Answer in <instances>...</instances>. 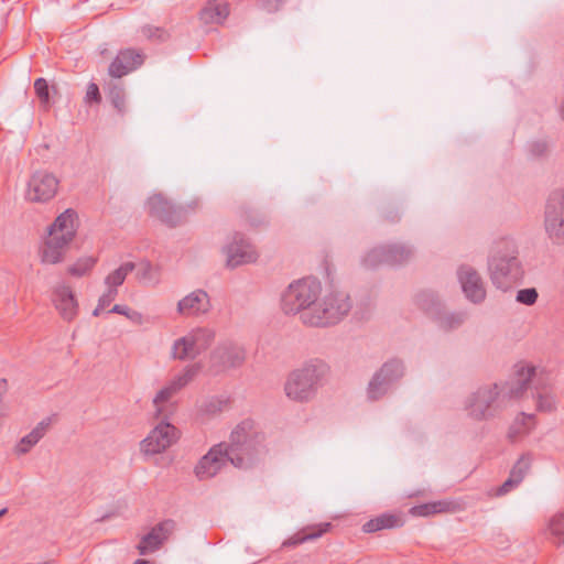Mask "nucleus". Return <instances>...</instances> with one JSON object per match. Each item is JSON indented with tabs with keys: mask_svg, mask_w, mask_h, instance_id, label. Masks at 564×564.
<instances>
[{
	"mask_svg": "<svg viewBox=\"0 0 564 564\" xmlns=\"http://www.w3.org/2000/svg\"><path fill=\"white\" fill-rule=\"evenodd\" d=\"M264 440V434L259 431L254 421L247 419L240 422L226 443L230 464L240 469L252 468L267 454Z\"/></svg>",
	"mask_w": 564,
	"mask_h": 564,
	"instance_id": "f257e3e1",
	"label": "nucleus"
},
{
	"mask_svg": "<svg viewBox=\"0 0 564 564\" xmlns=\"http://www.w3.org/2000/svg\"><path fill=\"white\" fill-rule=\"evenodd\" d=\"M488 272L492 284L503 291L523 279L524 270L513 239L501 238L494 242L488 257Z\"/></svg>",
	"mask_w": 564,
	"mask_h": 564,
	"instance_id": "f03ea898",
	"label": "nucleus"
},
{
	"mask_svg": "<svg viewBox=\"0 0 564 564\" xmlns=\"http://www.w3.org/2000/svg\"><path fill=\"white\" fill-rule=\"evenodd\" d=\"M321 283L316 279L304 278L291 283L281 297L282 311L288 315L300 314L305 325L304 313H314L321 294Z\"/></svg>",
	"mask_w": 564,
	"mask_h": 564,
	"instance_id": "7ed1b4c3",
	"label": "nucleus"
},
{
	"mask_svg": "<svg viewBox=\"0 0 564 564\" xmlns=\"http://www.w3.org/2000/svg\"><path fill=\"white\" fill-rule=\"evenodd\" d=\"M327 372L328 366L323 360L310 361L301 369L291 372L284 387L286 395L300 402L311 400Z\"/></svg>",
	"mask_w": 564,
	"mask_h": 564,
	"instance_id": "20e7f679",
	"label": "nucleus"
},
{
	"mask_svg": "<svg viewBox=\"0 0 564 564\" xmlns=\"http://www.w3.org/2000/svg\"><path fill=\"white\" fill-rule=\"evenodd\" d=\"M352 307L351 299L344 291L334 290L317 302L314 313H304L305 325L328 327L339 323Z\"/></svg>",
	"mask_w": 564,
	"mask_h": 564,
	"instance_id": "39448f33",
	"label": "nucleus"
},
{
	"mask_svg": "<svg viewBox=\"0 0 564 564\" xmlns=\"http://www.w3.org/2000/svg\"><path fill=\"white\" fill-rule=\"evenodd\" d=\"M505 406V395H501L498 383L478 388L466 404L468 415L477 421L495 417Z\"/></svg>",
	"mask_w": 564,
	"mask_h": 564,
	"instance_id": "423d86ee",
	"label": "nucleus"
},
{
	"mask_svg": "<svg viewBox=\"0 0 564 564\" xmlns=\"http://www.w3.org/2000/svg\"><path fill=\"white\" fill-rule=\"evenodd\" d=\"M404 373L403 360L399 358L387 360L370 379L367 387V398L370 401L382 399L403 378Z\"/></svg>",
	"mask_w": 564,
	"mask_h": 564,
	"instance_id": "0eeeda50",
	"label": "nucleus"
},
{
	"mask_svg": "<svg viewBox=\"0 0 564 564\" xmlns=\"http://www.w3.org/2000/svg\"><path fill=\"white\" fill-rule=\"evenodd\" d=\"M545 230L554 243H564V189H554L546 200Z\"/></svg>",
	"mask_w": 564,
	"mask_h": 564,
	"instance_id": "6e6552de",
	"label": "nucleus"
},
{
	"mask_svg": "<svg viewBox=\"0 0 564 564\" xmlns=\"http://www.w3.org/2000/svg\"><path fill=\"white\" fill-rule=\"evenodd\" d=\"M148 213L162 224L174 228L187 221V209L176 206L162 194H154L147 202Z\"/></svg>",
	"mask_w": 564,
	"mask_h": 564,
	"instance_id": "1a4fd4ad",
	"label": "nucleus"
},
{
	"mask_svg": "<svg viewBox=\"0 0 564 564\" xmlns=\"http://www.w3.org/2000/svg\"><path fill=\"white\" fill-rule=\"evenodd\" d=\"M178 437V430L166 420H162L141 442V451L148 455L163 453L176 443Z\"/></svg>",
	"mask_w": 564,
	"mask_h": 564,
	"instance_id": "9d476101",
	"label": "nucleus"
},
{
	"mask_svg": "<svg viewBox=\"0 0 564 564\" xmlns=\"http://www.w3.org/2000/svg\"><path fill=\"white\" fill-rule=\"evenodd\" d=\"M58 184L59 182L54 174L37 171L28 183L25 197L32 203H46L56 195Z\"/></svg>",
	"mask_w": 564,
	"mask_h": 564,
	"instance_id": "9b49d317",
	"label": "nucleus"
},
{
	"mask_svg": "<svg viewBox=\"0 0 564 564\" xmlns=\"http://www.w3.org/2000/svg\"><path fill=\"white\" fill-rule=\"evenodd\" d=\"M226 443H219L210 447V449L198 460L194 468L195 476L199 480H206L215 477L229 462Z\"/></svg>",
	"mask_w": 564,
	"mask_h": 564,
	"instance_id": "f8f14e48",
	"label": "nucleus"
},
{
	"mask_svg": "<svg viewBox=\"0 0 564 564\" xmlns=\"http://www.w3.org/2000/svg\"><path fill=\"white\" fill-rule=\"evenodd\" d=\"M458 281L466 299L474 304H480L486 299L485 282L479 272L468 264H463L457 270Z\"/></svg>",
	"mask_w": 564,
	"mask_h": 564,
	"instance_id": "ddd939ff",
	"label": "nucleus"
},
{
	"mask_svg": "<svg viewBox=\"0 0 564 564\" xmlns=\"http://www.w3.org/2000/svg\"><path fill=\"white\" fill-rule=\"evenodd\" d=\"M224 251L227 254V265L229 268L252 263L258 259L253 246L240 232L234 234L232 241L225 247Z\"/></svg>",
	"mask_w": 564,
	"mask_h": 564,
	"instance_id": "4468645a",
	"label": "nucleus"
},
{
	"mask_svg": "<svg viewBox=\"0 0 564 564\" xmlns=\"http://www.w3.org/2000/svg\"><path fill=\"white\" fill-rule=\"evenodd\" d=\"M210 360L219 370L240 368L246 361V350L235 343H223L214 349Z\"/></svg>",
	"mask_w": 564,
	"mask_h": 564,
	"instance_id": "2eb2a0df",
	"label": "nucleus"
},
{
	"mask_svg": "<svg viewBox=\"0 0 564 564\" xmlns=\"http://www.w3.org/2000/svg\"><path fill=\"white\" fill-rule=\"evenodd\" d=\"M176 523L172 519L161 521L143 535L137 545L140 555H148L158 551L175 530Z\"/></svg>",
	"mask_w": 564,
	"mask_h": 564,
	"instance_id": "dca6fc26",
	"label": "nucleus"
},
{
	"mask_svg": "<svg viewBox=\"0 0 564 564\" xmlns=\"http://www.w3.org/2000/svg\"><path fill=\"white\" fill-rule=\"evenodd\" d=\"M144 63V54L135 48L120 50L108 67V74L115 79L128 75Z\"/></svg>",
	"mask_w": 564,
	"mask_h": 564,
	"instance_id": "f3484780",
	"label": "nucleus"
},
{
	"mask_svg": "<svg viewBox=\"0 0 564 564\" xmlns=\"http://www.w3.org/2000/svg\"><path fill=\"white\" fill-rule=\"evenodd\" d=\"M199 371V364L187 366L182 375L177 376L167 387H164L156 393L153 400V403L156 408V416L162 414V409L160 405L167 402L177 391L189 383L198 375Z\"/></svg>",
	"mask_w": 564,
	"mask_h": 564,
	"instance_id": "a211bd4d",
	"label": "nucleus"
},
{
	"mask_svg": "<svg viewBox=\"0 0 564 564\" xmlns=\"http://www.w3.org/2000/svg\"><path fill=\"white\" fill-rule=\"evenodd\" d=\"M535 375V368L532 366H521L516 371V379L499 384L501 395H505V403L511 399H519L528 390L529 384Z\"/></svg>",
	"mask_w": 564,
	"mask_h": 564,
	"instance_id": "6ab92c4d",
	"label": "nucleus"
},
{
	"mask_svg": "<svg viewBox=\"0 0 564 564\" xmlns=\"http://www.w3.org/2000/svg\"><path fill=\"white\" fill-rule=\"evenodd\" d=\"M212 308L206 291L195 290L177 303V312L183 316H197L206 314Z\"/></svg>",
	"mask_w": 564,
	"mask_h": 564,
	"instance_id": "aec40b11",
	"label": "nucleus"
},
{
	"mask_svg": "<svg viewBox=\"0 0 564 564\" xmlns=\"http://www.w3.org/2000/svg\"><path fill=\"white\" fill-rule=\"evenodd\" d=\"M53 302L64 321L72 322L76 317L78 303L70 286H57L54 291Z\"/></svg>",
	"mask_w": 564,
	"mask_h": 564,
	"instance_id": "412c9836",
	"label": "nucleus"
},
{
	"mask_svg": "<svg viewBox=\"0 0 564 564\" xmlns=\"http://www.w3.org/2000/svg\"><path fill=\"white\" fill-rule=\"evenodd\" d=\"M70 241L63 237L50 236L45 239L41 250V261L47 264H56L64 260Z\"/></svg>",
	"mask_w": 564,
	"mask_h": 564,
	"instance_id": "4be33fe9",
	"label": "nucleus"
},
{
	"mask_svg": "<svg viewBox=\"0 0 564 564\" xmlns=\"http://www.w3.org/2000/svg\"><path fill=\"white\" fill-rule=\"evenodd\" d=\"M76 212L73 209H66L64 213L57 216L54 223L48 227V235L63 237L67 241H72L76 235Z\"/></svg>",
	"mask_w": 564,
	"mask_h": 564,
	"instance_id": "5701e85b",
	"label": "nucleus"
},
{
	"mask_svg": "<svg viewBox=\"0 0 564 564\" xmlns=\"http://www.w3.org/2000/svg\"><path fill=\"white\" fill-rule=\"evenodd\" d=\"M51 425V419L41 421L29 434L23 436L14 447V454L22 456L28 454L46 434Z\"/></svg>",
	"mask_w": 564,
	"mask_h": 564,
	"instance_id": "b1692460",
	"label": "nucleus"
},
{
	"mask_svg": "<svg viewBox=\"0 0 564 564\" xmlns=\"http://www.w3.org/2000/svg\"><path fill=\"white\" fill-rule=\"evenodd\" d=\"M229 14V6L223 0H209L199 12L205 24H220Z\"/></svg>",
	"mask_w": 564,
	"mask_h": 564,
	"instance_id": "393cba45",
	"label": "nucleus"
},
{
	"mask_svg": "<svg viewBox=\"0 0 564 564\" xmlns=\"http://www.w3.org/2000/svg\"><path fill=\"white\" fill-rule=\"evenodd\" d=\"M404 521L401 516L395 513H381L362 525V531L366 533H375L386 529L401 528Z\"/></svg>",
	"mask_w": 564,
	"mask_h": 564,
	"instance_id": "a878e982",
	"label": "nucleus"
},
{
	"mask_svg": "<svg viewBox=\"0 0 564 564\" xmlns=\"http://www.w3.org/2000/svg\"><path fill=\"white\" fill-rule=\"evenodd\" d=\"M332 528L330 522L307 525L284 541V546H296L306 541L321 538L324 533L328 532Z\"/></svg>",
	"mask_w": 564,
	"mask_h": 564,
	"instance_id": "bb28decb",
	"label": "nucleus"
},
{
	"mask_svg": "<svg viewBox=\"0 0 564 564\" xmlns=\"http://www.w3.org/2000/svg\"><path fill=\"white\" fill-rule=\"evenodd\" d=\"M106 96L119 115L127 111L126 89L119 79L112 78L105 86Z\"/></svg>",
	"mask_w": 564,
	"mask_h": 564,
	"instance_id": "cd10ccee",
	"label": "nucleus"
},
{
	"mask_svg": "<svg viewBox=\"0 0 564 564\" xmlns=\"http://www.w3.org/2000/svg\"><path fill=\"white\" fill-rule=\"evenodd\" d=\"M200 354L198 347L193 343L191 335L175 340L173 345V357L180 360L194 359Z\"/></svg>",
	"mask_w": 564,
	"mask_h": 564,
	"instance_id": "c85d7f7f",
	"label": "nucleus"
},
{
	"mask_svg": "<svg viewBox=\"0 0 564 564\" xmlns=\"http://www.w3.org/2000/svg\"><path fill=\"white\" fill-rule=\"evenodd\" d=\"M415 304L420 310L430 316L440 315L442 303L437 294L433 291H421L415 295Z\"/></svg>",
	"mask_w": 564,
	"mask_h": 564,
	"instance_id": "c756f323",
	"label": "nucleus"
},
{
	"mask_svg": "<svg viewBox=\"0 0 564 564\" xmlns=\"http://www.w3.org/2000/svg\"><path fill=\"white\" fill-rule=\"evenodd\" d=\"M534 427V415L525 414L524 412L516 419L514 423L508 431V438L511 442H516L521 436L527 435Z\"/></svg>",
	"mask_w": 564,
	"mask_h": 564,
	"instance_id": "7c9ffc66",
	"label": "nucleus"
},
{
	"mask_svg": "<svg viewBox=\"0 0 564 564\" xmlns=\"http://www.w3.org/2000/svg\"><path fill=\"white\" fill-rule=\"evenodd\" d=\"M454 503L452 501H432L422 505L414 506L410 512L417 517H427L436 513L448 512L453 509Z\"/></svg>",
	"mask_w": 564,
	"mask_h": 564,
	"instance_id": "2f4dec72",
	"label": "nucleus"
},
{
	"mask_svg": "<svg viewBox=\"0 0 564 564\" xmlns=\"http://www.w3.org/2000/svg\"><path fill=\"white\" fill-rule=\"evenodd\" d=\"M384 250L386 262L389 265L402 264L412 256V250L404 245H386Z\"/></svg>",
	"mask_w": 564,
	"mask_h": 564,
	"instance_id": "473e14b6",
	"label": "nucleus"
},
{
	"mask_svg": "<svg viewBox=\"0 0 564 564\" xmlns=\"http://www.w3.org/2000/svg\"><path fill=\"white\" fill-rule=\"evenodd\" d=\"M137 268L134 262H124L118 269L109 273L105 279V284L118 290L122 285L127 275Z\"/></svg>",
	"mask_w": 564,
	"mask_h": 564,
	"instance_id": "72a5a7b5",
	"label": "nucleus"
},
{
	"mask_svg": "<svg viewBox=\"0 0 564 564\" xmlns=\"http://www.w3.org/2000/svg\"><path fill=\"white\" fill-rule=\"evenodd\" d=\"M433 318L437 319L444 329H453L463 324L465 315L463 313H447L441 305L440 315H434Z\"/></svg>",
	"mask_w": 564,
	"mask_h": 564,
	"instance_id": "f704fd0d",
	"label": "nucleus"
},
{
	"mask_svg": "<svg viewBox=\"0 0 564 564\" xmlns=\"http://www.w3.org/2000/svg\"><path fill=\"white\" fill-rule=\"evenodd\" d=\"M34 91L39 98L40 106L44 111L51 108L50 86L45 78L40 77L34 80Z\"/></svg>",
	"mask_w": 564,
	"mask_h": 564,
	"instance_id": "c9c22d12",
	"label": "nucleus"
},
{
	"mask_svg": "<svg viewBox=\"0 0 564 564\" xmlns=\"http://www.w3.org/2000/svg\"><path fill=\"white\" fill-rule=\"evenodd\" d=\"M531 463L532 455L530 453L522 454L511 468L509 476L517 480L519 484H521L524 476L531 468Z\"/></svg>",
	"mask_w": 564,
	"mask_h": 564,
	"instance_id": "e433bc0d",
	"label": "nucleus"
},
{
	"mask_svg": "<svg viewBox=\"0 0 564 564\" xmlns=\"http://www.w3.org/2000/svg\"><path fill=\"white\" fill-rule=\"evenodd\" d=\"M189 335L193 338V343L198 347L200 352L206 350L215 339L214 330L205 327L197 328Z\"/></svg>",
	"mask_w": 564,
	"mask_h": 564,
	"instance_id": "4c0bfd02",
	"label": "nucleus"
},
{
	"mask_svg": "<svg viewBox=\"0 0 564 564\" xmlns=\"http://www.w3.org/2000/svg\"><path fill=\"white\" fill-rule=\"evenodd\" d=\"M160 276L159 267L152 265L150 261H142L139 263L137 271V279L143 282L156 283Z\"/></svg>",
	"mask_w": 564,
	"mask_h": 564,
	"instance_id": "58836bf2",
	"label": "nucleus"
},
{
	"mask_svg": "<svg viewBox=\"0 0 564 564\" xmlns=\"http://www.w3.org/2000/svg\"><path fill=\"white\" fill-rule=\"evenodd\" d=\"M384 254V246L376 247L367 252L362 259V264L368 269H375L381 264H387Z\"/></svg>",
	"mask_w": 564,
	"mask_h": 564,
	"instance_id": "ea45409f",
	"label": "nucleus"
},
{
	"mask_svg": "<svg viewBox=\"0 0 564 564\" xmlns=\"http://www.w3.org/2000/svg\"><path fill=\"white\" fill-rule=\"evenodd\" d=\"M96 261L94 257L80 258L73 265L68 267L67 271L73 276H83L94 268Z\"/></svg>",
	"mask_w": 564,
	"mask_h": 564,
	"instance_id": "a19ab883",
	"label": "nucleus"
},
{
	"mask_svg": "<svg viewBox=\"0 0 564 564\" xmlns=\"http://www.w3.org/2000/svg\"><path fill=\"white\" fill-rule=\"evenodd\" d=\"M550 530L554 542L564 545V512H558L550 521Z\"/></svg>",
	"mask_w": 564,
	"mask_h": 564,
	"instance_id": "79ce46f5",
	"label": "nucleus"
},
{
	"mask_svg": "<svg viewBox=\"0 0 564 564\" xmlns=\"http://www.w3.org/2000/svg\"><path fill=\"white\" fill-rule=\"evenodd\" d=\"M142 34L150 41L165 42L170 39L169 32L160 26L144 25L141 29Z\"/></svg>",
	"mask_w": 564,
	"mask_h": 564,
	"instance_id": "37998d69",
	"label": "nucleus"
},
{
	"mask_svg": "<svg viewBox=\"0 0 564 564\" xmlns=\"http://www.w3.org/2000/svg\"><path fill=\"white\" fill-rule=\"evenodd\" d=\"M528 152L534 159H543L549 154V143L545 140H534L529 142Z\"/></svg>",
	"mask_w": 564,
	"mask_h": 564,
	"instance_id": "c03bdc74",
	"label": "nucleus"
},
{
	"mask_svg": "<svg viewBox=\"0 0 564 564\" xmlns=\"http://www.w3.org/2000/svg\"><path fill=\"white\" fill-rule=\"evenodd\" d=\"M380 215L381 218L389 224H395L401 219L399 207L392 203L384 204L381 207Z\"/></svg>",
	"mask_w": 564,
	"mask_h": 564,
	"instance_id": "a18cd8bd",
	"label": "nucleus"
},
{
	"mask_svg": "<svg viewBox=\"0 0 564 564\" xmlns=\"http://www.w3.org/2000/svg\"><path fill=\"white\" fill-rule=\"evenodd\" d=\"M108 313H116V314L127 316L130 321H132L135 324H141L142 318H143L141 313L131 310L127 305H120V304L113 305L112 308Z\"/></svg>",
	"mask_w": 564,
	"mask_h": 564,
	"instance_id": "49530a36",
	"label": "nucleus"
},
{
	"mask_svg": "<svg viewBox=\"0 0 564 564\" xmlns=\"http://www.w3.org/2000/svg\"><path fill=\"white\" fill-rule=\"evenodd\" d=\"M539 293L535 288L519 290L516 296L517 302L531 306L536 303Z\"/></svg>",
	"mask_w": 564,
	"mask_h": 564,
	"instance_id": "de8ad7c7",
	"label": "nucleus"
},
{
	"mask_svg": "<svg viewBox=\"0 0 564 564\" xmlns=\"http://www.w3.org/2000/svg\"><path fill=\"white\" fill-rule=\"evenodd\" d=\"M102 100L99 87L96 83H89L84 98L85 104L93 106L99 105Z\"/></svg>",
	"mask_w": 564,
	"mask_h": 564,
	"instance_id": "09e8293b",
	"label": "nucleus"
},
{
	"mask_svg": "<svg viewBox=\"0 0 564 564\" xmlns=\"http://www.w3.org/2000/svg\"><path fill=\"white\" fill-rule=\"evenodd\" d=\"M536 408L539 411H542V412L553 411L555 409V403H554L553 398L550 395L539 394Z\"/></svg>",
	"mask_w": 564,
	"mask_h": 564,
	"instance_id": "8fccbe9b",
	"label": "nucleus"
},
{
	"mask_svg": "<svg viewBox=\"0 0 564 564\" xmlns=\"http://www.w3.org/2000/svg\"><path fill=\"white\" fill-rule=\"evenodd\" d=\"M520 484L514 480L512 477H508L507 480L503 481L502 485H500L496 490V496H503L508 492H510L512 489L518 487Z\"/></svg>",
	"mask_w": 564,
	"mask_h": 564,
	"instance_id": "3c124183",
	"label": "nucleus"
},
{
	"mask_svg": "<svg viewBox=\"0 0 564 564\" xmlns=\"http://www.w3.org/2000/svg\"><path fill=\"white\" fill-rule=\"evenodd\" d=\"M118 295V290L115 288L108 286V290L99 297L100 306L108 307L112 301L116 300Z\"/></svg>",
	"mask_w": 564,
	"mask_h": 564,
	"instance_id": "603ef678",
	"label": "nucleus"
},
{
	"mask_svg": "<svg viewBox=\"0 0 564 564\" xmlns=\"http://www.w3.org/2000/svg\"><path fill=\"white\" fill-rule=\"evenodd\" d=\"M8 391V381L6 378H1L0 379V403L2 402V399L4 397V394L7 393Z\"/></svg>",
	"mask_w": 564,
	"mask_h": 564,
	"instance_id": "864d4df0",
	"label": "nucleus"
},
{
	"mask_svg": "<svg viewBox=\"0 0 564 564\" xmlns=\"http://www.w3.org/2000/svg\"><path fill=\"white\" fill-rule=\"evenodd\" d=\"M104 308H105V307H101V306H100V302L98 301V305H97V306H96V308L94 310L93 315H94V316H99V315H100V313H101V311H102Z\"/></svg>",
	"mask_w": 564,
	"mask_h": 564,
	"instance_id": "5fc2aeb1",
	"label": "nucleus"
},
{
	"mask_svg": "<svg viewBox=\"0 0 564 564\" xmlns=\"http://www.w3.org/2000/svg\"><path fill=\"white\" fill-rule=\"evenodd\" d=\"M133 564H156V563H155V561L140 558V560H137Z\"/></svg>",
	"mask_w": 564,
	"mask_h": 564,
	"instance_id": "6e6d98bb",
	"label": "nucleus"
},
{
	"mask_svg": "<svg viewBox=\"0 0 564 564\" xmlns=\"http://www.w3.org/2000/svg\"><path fill=\"white\" fill-rule=\"evenodd\" d=\"M558 110H560L561 118L564 120V99L562 100Z\"/></svg>",
	"mask_w": 564,
	"mask_h": 564,
	"instance_id": "4d7b16f0",
	"label": "nucleus"
},
{
	"mask_svg": "<svg viewBox=\"0 0 564 564\" xmlns=\"http://www.w3.org/2000/svg\"><path fill=\"white\" fill-rule=\"evenodd\" d=\"M8 512V508L0 509V518H2Z\"/></svg>",
	"mask_w": 564,
	"mask_h": 564,
	"instance_id": "13d9d810",
	"label": "nucleus"
}]
</instances>
